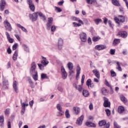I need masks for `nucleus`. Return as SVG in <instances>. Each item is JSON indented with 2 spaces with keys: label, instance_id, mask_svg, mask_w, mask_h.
I'll return each mask as SVG.
<instances>
[{
  "label": "nucleus",
  "instance_id": "f257e3e1",
  "mask_svg": "<svg viewBox=\"0 0 128 128\" xmlns=\"http://www.w3.org/2000/svg\"><path fill=\"white\" fill-rule=\"evenodd\" d=\"M114 20H115L116 22L118 24H120V22H126V18L124 16H122V15H120L118 16V17H115L114 18Z\"/></svg>",
  "mask_w": 128,
  "mask_h": 128
},
{
  "label": "nucleus",
  "instance_id": "f03ea898",
  "mask_svg": "<svg viewBox=\"0 0 128 128\" xmlns=\"http://www.w3.org/2000/svg\"><path fill=\"white\" fill-rule=\"evenodd\" d=\"M20 104L22 106V111L21 114H24L26 112V106H28V100H26V102H22V100H20Z\"/></svg>",
  "mask_w": 128,
  "mask_h": 128
},
{
  "label": "nucleus",
  "instance_id": "7ed1b4c3",
  "mask_svg": "<svg viewBox=\"0 0 128 128\" xmlns=\"http://www.w3.org/2000/svg\"><path fill=\"white\" fill-rule=\"evenodd\" d=\"M38 12H36L32 14H30L28 16L32 22H36L38 20Z\"/></svg>",
  "mask_w": 128,
  "mask_h": 128
},
{
  "label": "nucleus",
  "instance_id": "20e7f679",
  "mask_svg": "<svg viewBox=\"0 0 128 128\" xmlns=\"http://www.w3.org/2000/svg\"><path fill=\"white\" fill-rule=\"evenodd\" d=\"M4 24V28H6V30H8V32H12V25L10 24L8 22V20H5Z\"/></svg>",
  "mask_w": 128,
  "mask_h": 128
},
{
  "label": "nucleus",
  "instance_id": "39448f33",
  "mask_svg": "<svg viewBox=\"0 0 128 128\" xmlns=\"http://www.w3.org/2000/svg\"><path fill=\"white\" fill-rule=\"evenodd\" d=\"M56 108L58 110V114L59 116H62L64 114V112L62 110V108L60 106V104H57Z\"/></svg>",
  "mask_w": 128,
  "mask_h": 128
},
{
  "label": "nucleus",
  "instance_id": "423d86ee",
  "mask_svg": "<svg viewBox=\"0 0 128 128\" xmlns=\"http://www.w3.org/2000/svg\"><path fill=\"white\" fill-rule=\"evenodd\" d=\"M27 2L29 6V8H30L32 12H34L36 7L34 6V4L32 3V0H27Z\"/></svg>",
  "mask_w": 128,
  "mask_h": 128
},
{
  "label": "nucleus",
  "instance_id": "0eeeda50",
  "mask_svg": "<svg viewBox=\"0 0 128 128\" xmlns=\"http://www.w3.org/2000/svg\"><path fill=\"white\" fill-rule=\"evenodd\" d=\"M80 40L82 42H86V34L82 32L80 34Z\"/></svg>",
  "mask_w": 128,
  "mask_h": 128
},
{
  "label": "nucleus",
  "instance_id": "6e6552de",
  "mask_svg": "<svg viewBox=\"0 0 128 128\" xmlns=\"http://www.w3.org/2000/svg\"><path fill=\"white\" fill-rule=\"evenodd\" d=\"M48 22L46 24V28L48 30H50V26L52 24V22H54V19L52 18H48Z\"/></svg>",
  "mask_w": 128,
  "mask_h": 128
},
{
  "label": "nucleus",
  "instance_id": "1a4fd4ad",
  "mask_svg": "<svg viewBox=\"0 0 128 128\" xmlns=\"http://www.w3.org/2000/svg\"><path fill=\"white\" fill-rule=\"evenodd\" d=\"M61 72L63 80H66L68 76V74L66 73V70L64 66L61 67Z\"/></svg>",
  "mask_w": 128,
  "mask_h": 128
},
{
  "label": "nucleus",
  "instance_id": "9d476101",
  "mask_svg": "<svg viewBox=\"0 0 128 128\" xmlns=\"http://www.w3.org/2000/svg\"><path fill=\"white\" fill-rule=\"evenodd\" d=\"M2 86L4 90H8V80L3 78Z\"/></svg>",
  "mask_w": 128,
  "mask_h": 128
},
{
  "label": "nucleus",
  "instance_id": "9b49d317",
  "mask_svg": "<svg viewBox=\"0 0 128 128\" xmlns=\"http://www.w3.org/2000/svg\"><path fill=\"white\" fill-rule=\"evenodd\" d=\"M104 108H110V102H108V99L106 97H104Z\"/></svg>",
  "mask_w": 128,
  "mask_h": 128
},
{
  "label": "nucleus",
  "instance_id": "f8f14e48",
  "mask_svg": "<svg viewBox=\"0 0 128 128\" xmlns=\"http://www.w3.org/2000/svg\"><path fill=\"white\" fill-rule=\"evenodd\" d=\"M57 44L58 50H62V46H64V40L62 39L61 38H58Z\"/></svg>",
  "mask_w": 128,
  "mask_h": 128
},
{
  "label": "nucleus",
  "instance_id": "ddd939ff",
  "mask_svg": "<svg viewBox=\"0 0 128 128\" xmlns=\"http://www.w3.org/2000/svg\"><path fill=\"white\" fill-rule=\"evenodd\" d=\"M94 48L96 50H106V46L105 45H102V44L96 45L94 47Z\"/></svg>",
  "mask_w": 128,
  "mask_h": 128
},
{
  "label": "nucleus",
  "instance_id": "4468645a",
  "mask_svg": "<svg viewBox=\"0 0 128 128\" xmlns=\"http://www.w3.org/2000/svg\"><path fill=\"white\" fill-rule=\"evenodd\" d=\"M84 118V115L81 116L79 118L77 119L76 121V124L78 126H82Z\"/></svg>",
  "mask_w": 128,
  "mask_h": 128
},
{
  "label": "nucleus",
  "instance_id": "2eb2a0df",
  "mask_svg": "<svg viewBox=\"0 0 128 128\" xmlns=\"http://www.w3.org/2000/svg\"><path fill=\"white\" fill-rule=\"evenodd\" d=\"M76 79L78 80L80 78V67L79 64H78L76 68Z\"/></svg>",
  "mask_w": 128,
  "mask_h": 128
},
{
  "label": "nucleus",
  "instance_id": "dca6fc26",
  "mask_svg": "<svg viewBox=\"0 0 128 128\" xmlns=\"http://www.w3.org/2000/svg\"><path fill=\"white\" fill-rule=\"evenodd\" d=\"M5 34H6V36L7 40H8V42L10 44H12V42H14V38H10V34H8V32H6Z\"/></svg>",
  "mask_w": 128,
  "mask_h": 128
},
{
  "label": "nucleus",
  "instance_id": "f3484780",
  "mask_svg": "<svg viewBox=\"0 0 128 128\" xmlns=\"http://www.w3.org/2000/svg\"><path fill=\"white\" fill-rule=\"evenodd\" d=\"M6 1L4 0H1L0 2V10L1 12H4V6H6Z\"/></svg>",
  "mask_w": 128,
  "mask_h": 128
},
{
  "label": "nucleus",
  "instance_id": "a211bd4d",
  "mask_svg": "<svg viewBox=\"0 0 128 128\" xmlns=\"http://www.w3.org/2000/svg\"><path fill=\"white\" fill-rule=\"evenodd\" d=\"M42 60H43L41 62L42 64H43V66H48V64L49 62L48 60H46V58L44 56H42Z\"/></svg>",
  "mask_w": 128,
  "mask_h": 128
},
{
  "label": "nucleus",
  "instance_id": "6ab92c4d",
  "mask_svg": "<svg viewBox=\"0 0 128 128\" xmlns=\"http://www.w3.org/2000/svg\"><path fill=\"white\" fill-rule=\"evenodd\" d=\"M118 36H119L122 38H126L128 36V33H126V32H120L118 33Z\"/></svg>",
  "mask_w": 128,
  "mask_h": 128
},
{
  "label": "nucleus",
  "instance_id": "aec40b11",
  "mask_svg": "<svg viewBox=\"0 0 128 128\" xmlns=\"http://www.w3.org/2000/svg\"><path fill=\"white\" fill-rule=\"evenodd\" d=\"M73 86L74 88H75L80 92H82V85H76V84L74 83Z\"/></svg>",
  "mask_w": 128,
  "mask_h": 128
},
{
  "label": "nucleus",
  "instance_id": "412c9836",
  "mask_svg": "<svg viewBox=\"0 0 128 128\" xmlns=\"http://www.w3.org/2000/svg\"><path fill=\"white\" fill-rule=\"evenodd\" d=\"M13 88L16 92H18V82L16 81L13 82Z\"/></svg>",
  "mask_w": 128,
  "mask_h": 128
},
{
  "label": "nucleus",
  "instance_id": "4be33fe9",
  "mask_svg": "<svg viewBox=\"0 0 128 128\" xmlns=\"http://www.w3.org/2000/svg\"><path fill=\"white\" fill-rule=\"evenodd\" d=\"M92 74H94L95 76L99 80L100 78V72L98 70H94L92 71Z\"/></svg>",
  "mask_w": 128,
  "mask_h": 128
},
{
  "label": "nucleus",
  "instance_id": "5701e85b",
  "mask_svg": "<svg viewBox=\"0 0 128 128\" xmlns=\"http://www.w3.org/2000/svg\"><path fill=\"white\" fill-rule=\"evenodd\" d=\"M72 20H74V22H80L82 24H84V22H82V20H80V18H78L74 16H72Z\"/></svg>",
  "mask_w": 128,
  "mask_h": 128
},
{
  "label": "nucleus",
  "instance_id": "b1692460",
  "mask_svg": "<svg viewBox=\"0 0 128 128\" xmlns=\"http://www.w3.org/2000/svg\"><path fill=\"white\" fill-rule=\"evenodd\" d=\"M4 116H0V126L1 128H2L4 124Z\"/></svg>",
  "mask_w": 128,
  "mask_h": 128
},
{
  "label": "nucleus",
  "instance_id": "393cba45",
  "mask_svg": "<svg viewBox=\"0 0 128 128\" xmlns=\"http://www.w3.org/2000/svg\"><path fill=\"white\" fill-rule=\"evenodd\" d=\"M112 2L114 6H120V2L118 0H112Z\"/></svg>",
  "mask_w": 128,
  "mask_h": 128
},
{
  "label": "nucleus",
  "instance_id": "a878e982",
  "mask_svg": "<svg viewBox=\"0 0 128 128\" xmlns=\"http://www.w3.org/2000/svg\"><path fill=\"white\" fill-rule=\"evenodd\" d=\"M73 110L74 111L75 114L78 115V114H80V109L78 107H74Z\"/></svg>",
  "mask_w": 128,
  "mask_h": 128
},
{
  "label": "nucleus",
  "instance_id": "bb28decb",
  "mask_svg": "<svg viewBox=\"0 0 128 128\" xmlns=\"http://www.w3.org/2000/svg\"><path fill=\"white\" fill-rule=\"evenodd\" d=\"M67 66L69 70H74V64L72 63V62H69L67 64Z\"/></svg>",
  "mask_w": 128,
  "mask_h": 128
},
{
  "label": "nucleus",
  "instance_id": "cd10ccee",
  "mask_svg": "<svg viewBox=\"0 0 128 128\" xmlns=\"http://www.w3.org/2000/svg\"><path fill=\"white\" fill-rule=\"evenodd\" d=\"M18 51L16 50L12 56L13 60H18Z\"/></svg>",
  "mask_w": 128,
  "mask_h": 128
},
{
  "label": "nucleus",
  "instance_id": "c85d7f7f",
  "mask_svg": "<svg viewBox=\"0 0 128 128\" xmlns=\"http://www.w3.org/2000/svg\"><path fill=\"white\" fill-rule=\"evenodd\" d=\"M16 26L18 28H21V30H22V32H28V30H26V28L22 26V25H20V24H17Z\"/></svg>",
  "mask_w": 128,
  "mask_h": 128
},
{
  "label": "nucleus",
  "instance_id": "c756f323",
  "mask_svg": "<svg viewBox=\"0 0 128 128\" xmlns=\"http://www.w3.org/2000/svg\"><path fill=\"white\" fill-rule=\"evenodd\" d=\"M124 112V108L122 106H120L118 108V112L119 114H122Z\"/></svg>",
  "mask_w": 128,
  "mask_h": 128
},
{
  "label": "nucleus",
  "instance_id": "7c9ffc66",
  "mask_svg": "<svg viewBox=\"0 0 128 128\" xmlns=\"http://www.w3.org/2000/svg\"><path fill=\"white\" fill-rule=\"evenodd\" d=\"M86 126L89 127L96 128V124L92 122H87L86 123Z\"/></svg>",
  "mask_w": 128,
  "mask_h": 128
},
{
  "label": "nucleus",
  "instance_id": "2f4dec72",
  "mask_svg": "<svg viewBox=\"0 0 128 128\" xmlns=\"http://www.w3.org/2000/svg\"><path fill=\"white\" fill-rule=\"evenodd\" d=\"M120 40L115 38L113 41L112 44L113 46H116V44H120Z\"/></svg>",
  "mask_w": 128,
  "mask_h": 128
},
{
  "label": "nucleus",
  "instance_id": "473e14b6",
  "mask_svg": "<svg viewBox=\"0 0 128 128\" xmlns=\"http://www.w3.org/2000/svg\"><path fill=\"white\" fill-rule=\"evenodd\" d=\"M120 100H122V102H124V104H126V102H128L126 98V97H124V96H120Z\"/></svg>",
  "mask_w": 128,
  "mask_h": 128
},
{
  "label": "nucleus",
  "instance_id": "72a5a7b5",
  "mask_svg": "<svg viewBox=\"0 0 128 128\" xmlns=\"http://www.w3.org/2000/svg\"><path fill=\"white\" fill-rule=\"evenodd\" d=\"M106 124V120H102L101 121H100L98 122L100 126H104V124Z\"/></svg>",
  "mask_w": 128,
  "mask_h": 128
},
{
  "label": "nucleus",
  "instance_id": "f704fd0d",
  "mask_svg": "<svg viewBox=\"0 0 128 128\" xmlns=\"http://www.w3.org/2000/svg\"><path fill=\"white\" fill-rule=\"evenodd\" d=\"M38 14L39 16H40V18H42L43 20H46V16L44 15V14L42 12H38Z\"/></svg>",
  "mask_w": 128,
  "mask_h": 128
},
{
  "label": "nucleus",
  "instance_id": "c9c22d12",
  "mask_svg": "<svg viewBox=\"0 0 128 128\" xmlns=\"http://www.w3.org/2000/svg\"><path fill=\"white\" fill-rule=\"evenodd\" d=\"M102 92L104 96H106L108 94V90L105 88H103L102 89Z\"/></svg>",
  "mask_w": 128,
  "mask_h": 128
},
{
  "label": "nucleus",
  "instance_id": "e433bc0d",
  "mask_svg": "<svg viewBox=\"0 0 128 128\" xmlns=\"http://www.w3.org/2000/svg\"><path fill=\"white\" fill-rule=\"evenodd\" d=\"M94 22L98 26V25L100 22H102V19H100V18H97V19H95L94 20Z\"/></svg>",
  "mask_w": 128,
  "mask_h": 128
},
{
  "label": "nucleus",
  "instance_id": "4c0bfd02",
  "mask_svg": "<svg viewBox=\"0 0 128 128\" xmlns=\"http://www.w3.org/2000/svg\"><path fill=\"white\" fill-rule=\"evenodd\" d=\"M100 39V37L99 36H94L92 38V42H98V40Z\"/></svg>",
  "mask_w": 128,
  "mask_h": 128
},
{
  "label": "nucleus",
  "instance_id": "58836bf2",
  "mask_svg": "<svg viewBox=\"0 0 128 128\" xmlns=\"http://www.w3.org/2000/svg\"><path fill=\"white\" fill-rule=\"evenodd\" d=\"M65 116L66 118H70V112L68 111V110H66L65 112Z\"/></svg>",
  "mask_w": 128,
  "mask_h": 128
},
{
  "label": "nucleus",
  "instance_id": "ea45409f",
  "mask_svg": "<svg viewBox=\"0 0 128 128\" xmlns=\"http://www.w3.org/2000/svg\"><path fill=\"white\" fill-rule=\"evenodd\" d=\"M82 94L84 96L87 97L88 96V92L86 90H83Z\"/></svg>",
  "mask_w": 128,
  "mask_h": 128
},
{
  "label": "nucleus",
  "instance_id": "a19ab883",
  "mask_svg": "<svg viewBox=\"0 0 128 128\" xmlns=\"http://www.w3.org/2000/svg\"><path fill=\"white\" fill-rule=\"evenodd\" d=\"M116 64L118 66L116 68V70H118L119 72H122V67H120V62H116Z\"/></svg>",
  "mask_w": 128,
  "mask_h": 128
},
{
  "label": "nucleus",
  "instance_id": "79ce46f5",
  "mask_svg": "<svg viewBox=\"0 0 128 128\" xmlns=\"http://www.w3.org/2000/svg\"><path fill=\"white\" fill-rule=\"evenodd\" d=\"M86 1L88 4H92V2H96V0H86Z\"/></svg>",
  "mask_w": 128,
  "mask_h": 128
},
{
  "label": "nucleus",
  "instance_id": "37998d69",
  "mask_svg": "<svg viewBox=\"0 0 128 128\" xmlns=\"http://www.w3.org/2000/svg\"><path fill=\"white\" fill-rule=\"evenodd\" d=\"M105 112L108 116H110V110L109 109L106 108L105 110Z\"/></svg>",
  "mask_w": 128,
  "mask_h": 128
},
{
  "label": "nucleus",
  "instance_id": "c03bdc74",
  "mask_svg": "<svg viewBox=\"0 0 128 128\" xmlns=\"http://www.w3.org/2000/svg\"><path fill=\"white\" fill-rule=\"evenodd\" d=\"M36 72H38L36 71V69H33L32 68H30V74H34Z\"/></svg>",
  "mask_w": 128,
  "mask_h": 128
},
{
  "label": "nucleus",
  "instance_id": "a18cd8bd",
  "mask_svg": "<svg viewBox=\"0 0 128 128\" xmlns=\"http://www.w3.org/2000/svg\"><path fill=\"white\" fill-rule=\"evenodd\" d=\"M110 74H111V76H112V78H114V76H116V72L114 71L113 70H110Z\"/></svg>",
  "mask_w": 128,
  "mask_h": 128
},
{
  "label": "nucleus",
  "instance_id": "49530a36",
  "mask_svg": "<svg viewBox=\"0 0 128 128\" xmlns=\"http://www.w3.org/2000/svg\"><path fill=\"white\" fill-rule=\"evenodd\" d=\"M33 78L35 80H38V72H36L35 74L32 76Z\"/></svg>",
  "mask_w": 128,
  "mask_h": 128
},
{
  "label": "nucleus",
  "instance_id": "de8ad7c7",
  "mask_svg": "<svg viewBox=\"0 0 128 128\" xmlns=\"http://www.w3.org/2000/svg\"><path fill=\"white\" fill-rule=\"evenodd\" d=\"M36 62H33L31 64V68H33L34 70H36Z\"/></svg>",
  "mask_w": 128,
  "mask_h": 128
},
{
  "label": "nucleus",
  "instance_id": "09e8293b",
  "mask_svg": "<svg viewBox=\"0 0 128 128\" xmlns=\"http://www.w3.org/2000/svg\"><path fill=\"white\" fill-rule=\"evenodd\" d=\"M41 78L42 80H44V78H48V76H46V74H41Z\"/></svg>",
  "mask_w": 128,
  "mask_h": 128
},
{
  "label": "nucleus",
  "instance_id": "8fccbe9b",
  "mask_svg": "<svg viewBox=\"0 0 128 128\" xmlns=\"http://www.w3.org/2000/svg\"><path fill=\"white\" fill-rule=\"evenodd\" d=\"M90 84H92V80H90V79L88 80L86 82V86H88V88H90Z\"/></svg>",
  "mask_w": 128,
  "mask_h": 128
},
{
  "label": "nucleus",
  "instance_id": "3c124183",
  "mask_svg": "<svg viewBox=\"0 0 128 128\" xmlns=\"http://www.w3.org/2000/svg\"><path fill=\"white\" fill-rule=\"evenodd\" d=\"M57 90H59V92H64V88L60 86H58L57 88Z\"/></svg>",
  "mask_w": 128,
  "mask_h": 128
},
{
  "label": "nucleus",
  "instance_id": "603ef678",
  "mask_svg": "<svg viewBox=\"0 0 128 128\" xmlns=\"http://www.w3.org/2000/svg\"><path fill=\"white\" fill-rule=\"evenodd\" d=\"M85 78H86V76H84V74H83L82 76V79H81V84H82H82H84V82Z\"/></svg>",
  "mask_w": 128,
  "mask_h": 128
},
{
  "label": "nucleus",
  "instance_id": "864d4df0",
  "mask_svg": "<svg viewBox=\"0 0 128 128\" xmlns=\"http://www.w3.org/2000/svg\"><path fill=\"white\" fill-rule=\"evenodd\" d=\"M72 24L74 26H82V24H80V23H78L77 24L76 22H74L72 23Z\"/></svg>",
  "mask_w": 128,
  "mask_h": 128
},
{
  "label": "nucleus",
  "instance_id": "5fc2aeb1",
  "mask_svg": "<svg viewBox=\"0 0 128 128\" xmlns=\"http://www.w3.org/2000/svg\"><path fill=\"white\" fill-rule=\"evenodd\" d=\"M10 108H6L4 111V114L6 116H8V114H10Z\"/></svg>",
  "mask_w": 128,
  "mask_h": 128
},
{
  "label": "nucleus",
  "instance_id": "6e6d98bb",
  "mask_svg": "<svg viewBox=\"0 0 128 128\" xmlns=\"http://www.w3.org/2000/svg\"><path fill=\"white\" fill-rule=\"evenodd\" d=\"M23 46L24 48L25 52H29L28 47V46H26V44H24Z\"/></svg>",
  "mask_w": 128,
  "mask_h": 128
},
{
  "label": "nucleus",
  "instance_id": "4d7b16f0",
  "mask_svg": "<svg viewBox=\"0 0 128 128\" xmlns=\"http://www.w3.org/2000/svg\"><path fill=\"white\" fill-rule=\"evenodd\" d=\"M28 80L29 84L31 86H32V84H34V82H32V79H30V77H28Z\"/></svg>",
  "mask_w": 128,
  "mask_h": 128
},
{
  "label": "nucleus",
  "instance_id": "13d9d810",
  "mask_svg": "<svg viewBox=\"0 0 128 128\" xmlns=\"http://www.w3.org/2000/svg\"><path fill=\"white\" fill-rule=\"evenodd\" d=\"M110 122L106 123V124H104L103 126V128H110Z\"/></svg>",
  "mask_w": 128,
  "mask_h": 128
},
{
  "label": "nucleus",
  "instance_id": "bf43d9fd",
  "mask_svg": "<svg viewBox=\"0 0 128 128\" xmlns=\"http://www.w3.org/2000/svg\"><path fill=\"white\" fill-rule=\"evenodd\" d=\"M14 36L16 38V40H18V42H20V36L18 34H15Z\"/></svg>",
  "mask_w": 128,
  "mask_h": 128
},
{
  "label": "nucleus",
  "instance_id": "052dcab7",
  "mask_svg": "<svg viewBox=\"0 0 128 128\" xmlns=\"http://www.w3.org/2000/svg\"><path fill=\"white\" fill-rule=\"evenodd\" d=\"M18 44H15L14 45H13L12 46V50H16V48H18Z\"/></svg>",
  "mask_w": 128,
  "mask_h": 128
},
{
  "label": "nucleus",
  "instance_id": "680f3d73",
  "mask_svg": "<svg viewBox=\"0 0 128 128\" xmlns=\"http://www.w3.org/2000/svg\"><path fill=\"white\" fill-rule=\"evenodd\" d=\"M114 128H120V126L116 122H114Z\"/></svg>",
  "mask_w": 128,
  "mask_h": 128
},
{
  "label": "nucleus",
  "instance_id": "e2e57ef3",
  "mask_svg": "<svg viewBox=\"0 0 128 128\" xmlns=\"http://www.w3.org/2000/svg\"><path fill=\"white\" fill-rule=\"evenodd\" d=\"M116 53V50L114 49H110V54L114 55Z\"/></svg>",
  "mask_w": 128,
  "mask_h": 128
},
{
  "label": "nucleus",
  "instance_id": "0e129e2a",
  "mask_svg": "<svg viewBox=\"0 0 128 128\" xmlns=\"http://www.w3.org/2000/svg\"><path fill=\"white\" fill-rule=\"evenodd\" d=\"M29 104L30 108H32V106H34V100H31L29 102Z\"/></svg>",
  "mask_w": 128,
  "mask_h": 128
},
{
  "label": "nucleus",
  "instance_id": "69168bd1",
  "mask_svg": "<svg viewBox=\"0 0 128 128\" xmlns=\"http://www.w3.org/2000/svg\"><path fill=\"white\" fill-rule=\"evenodd\" d=\"M51 30L53 32L56 31V26H52Z\"/></svg>",
  "mask_w": 128,
  "mask_h": 128
},
{
  "label": "nucleus",
  "instance_id": "338daca9",
  "mask_svg": "<svg viewBox=\"0 0 128 128\" xmlns=\"http://www.w3.org/2000/svg\"><path fill=\"white\" fill-rule=\"evenodd\" d=\"M55 10L58 12H62V9L60 8L55 7Z\"/></svg>",
  "mask_w": 128,
  "mask_h": 128
},
{
  "label": "nucleus",
  "instance_id": "774afa93",
  "mask_svg": "<svg viewBox=\"0 0 128 128\" xmlns=\"http://www.w3.org/2000/svg\"><path fill=\"white\" fill-rule=\"evenodd\" d=\"M38 66L40 68V70H43L44 66H42V64H38Z\"/></svg>",
  "mask_w": 128,
  "mask_h": 128
}]
</instances>
